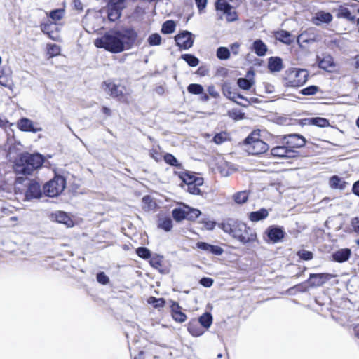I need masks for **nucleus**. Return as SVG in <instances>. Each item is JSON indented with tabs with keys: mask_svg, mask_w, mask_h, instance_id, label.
<instances>
[{
	"mask_svg": "<svg viewBox=\"0 0 359 359\" xmlns=\"http://www.w3.org/2000/svg\"><path fill=\"white\" fill-rule=\"evenodd\" d=\"M137 33L133 29L111 31L95 41L97 48H104L114 53H118L130 49L134 44Z\"/></svg>",
	"mask_w": 359,
	"mask_h": 359,
	"instance_id": "nucleus-1",
	"label": "nucleus"
},
{
	"mask_svg": "<svg viewBox=\"0 0 359 359\" xmlns=\"http://www.w3.org/2000/svg\"><path fill=\"white\" fill-rule=\"evenodd\" d=\"M219 226L225 233L242 244L245 245L257 240L255 231L241 221L229 219Z\"/></svg>",
	"mask_w": 359,
	"mask_h": 359,
	"instance_id": "nucleus-2",
	"label": "nucleus"
},
{
	"mask_svg": "<svg viewBox=\"0 0 359 359\" xmlns=\"http://www.w3.org/2000/svg\"><path fill=\"white\" fill-rule=\"evenodd\" d=\"M43 162V156L40 154L23 153L16 160L14 169L18 174L30 175L41 168Z\"/></svg>",
	"mask_w": 359,
	"mask_h": 359,
	"instance_id": "nucleus-3",
	"label": "nucleus"
},
{
	"mask_svg": "<svg viewBox=\"0 0 359 359\" xmlns=\"http://www.w3.org/2000/svg\"><path fill=\"white\" fill-rule=\"evenodd\" d=\"M15 192L17 194L24 193L25 201L40 198L42 196L40 184L37 182L22 177L16 179Z\"/></svg>",
	"mask_w": 359,
	"mask_h": 359,
	"instance_id": "nucleus-4",
	"label": "nucleus"
},
{
	"mask_svg": "<svg viewBox=\"0 0 359 359\" xmlns=\"http://www.w3.org/2000/svg\"><path fill=\"white\" fill-rule=\"evenodd\" d=\"M245 150L251 155H259L269 149V145L260 140L259 131L252 132L244 140Z\"/></svg>",
	"mask_w": 359,
	"mask_h": 359,
	"instance_id": "nucleus-5",
	"label": "nucleus"
},
{
	"mask_svg": "<svg viewBox=\"0 0 359 359\" xmlns=\"http://www.w3.org/2000/svg\"><path fill=\"white\" fill-rule=\"evenodd\" d=\"M309 76V73L304 69H292L285 79L287 86L298 87L304 85Z\"/></svg>",
	"mask_w": 359,
	"mask_h": 359,
	"instance_id": "nucleus-6",
	"label": "nucleus"
},
{
	"mask_svg": "<svg viewBox=\"0 0 359 359\" xmlns=\"http://www.w3.org/2000/svg\"><path fill=\"white\" fill-rule=\"evenodd\" d=\"M65 184L63 177L56 176L44 185V192L49 197L57 196L64 190Z\"/></svg>",
	"mask_w": 359,
	"mask_h": 359,
	"instance_id": "nucleus-7",
	"label": "nucleus"
},
{
	"mask_svg": "<svg viewBox=\"0 0 359 359\" xmlns=\"http://www.w3.org/2000/svg\"><path fill=\"white\" fill-rule=\"evenodd\" d=\"M124 1L122 0H110L108 4V18L110 21L114 22L118 20L121 14V10L124 7Z\"/></svg>",
	"mask_w": 359,
	"mask_h": 359,
	"instance_id": "nucleus-8",
	"label": "nucleus"
},
{
	"mask_svg": "<svg viewBox=\"0 0 359 359\" xmlns=\"http://www.w3.org/2000/svg\"><path fill=\"white\" fill-rule=\"evenodd\" d=\"M102 88L110 96L113 97H118L123 95L124 87L116 84L112 80L104 81L102 83Z\"/></svg>",
	"mask_w": 359,
	"mask_h": 359,
	"instance_id": "nucleus-9",
	"label": "nucleus"
},
{
	"mask_svg": "<svg viewBox=\"0 0 359 359\" xmlns=\"http://www.w3.org/2000/svg\"><path fill=\"white\" fill-rule=\"evenodd\" d=\"M177 45L184 50L192 47L194 43L193 34L189 31H184L175 37Z\"/></svg>",
	"mask_w": 359,
	"mask_h": 359,
	"instance_id": "nucleus-10",
	"label": "nucleus"
},
{
	"mask_svg": "<svg viewBox=\"0 0 359 359\" xmlns=\"http://www.w3.org/2000/svg\"><path fill=\"white\" fill-rule=\"evenodd\" d=\"M285 144L289 149L300 148L305 145L306 139L299 134H290L283 137Z\"/></svg>",
	"mask_w": 359,
	"mask_h": 359,
	"instance_id": "nucleus-11",
	"label": "nucleus"
},
{
	"mask_svg": "<svg viewBox=\"0 0 359 359\" xmlns=\"http://www.w3.org/2000/svg\"><path fill=\"white\" fill-rule=\"evenodd\" d=\"M265 233L266 234L269 240L273 243L280 242L285 235L283 227L276 225L269 226L266 229Z\"/></svg>",
	"mask_w": 359,
	"mask_h": 359,
	"instance_id": "nucleus-12",
	"label": "nucleus"
},
{
	"mask_svg": "<svg viewBox=\"0 0 359 359\" xmlns=\"http://www.w3.org/2000/svg\"><path fill=\"white\" fill-rule=\"evenodd\" d=\"M271 154L273 156L288 158L296 156L297 151L294 149H289L287 145L277 146L271 149Z\"/></svg>",
	"mask_w": 359,
	"mask_h": 359,
	"instance_id": "nucleus-13",
	"label": "nucleus"
},
{
	"mask_svg": "<svg viewBox=\"0 0 359 359\" xmlns=\"http://www.w3.org/2000/svg\"><path fill=\"white\" fill-rule=\"evenodd\" d=\"M18 127L20 130L25 132L37 133L42 130L41 127L34 124L32 120L27 118H20L18 121Z\"/></svg>",
	"mask_w": 359,
	"mask_h": 359,
	"instance_id": "nucleus-14",
	"label": "nucleus"
},
{
	"mask_svg": "<svg viewBox=\"0 0 359 359\" xmlns=\"http://www.w3.org/2000/svg\"><path fill=\"white\" fill-rule=\"evenodd\" d=\"M333 20L332 15L329 12L324 11H318L312 18L311 22L316 26H320L322 24H329Z\"/></svg>",
	"mask_w": 359,
	"mask_h": 359,
	"instance_id": "nucleus-15",
	"label": "nucleus"
},
{
	"mask_svg": "<svg viewBox=\"0 0 359 359\" xmlns=\"http://www.w3.org/2000/svg\"><path fill=\"white\" fill-rule=\"evenodd\" d=\"M333 276L330 273H311L309 276L311 286H321L330 280Z\"/></svg>",
	"mask_w": 359,
	"mask_h": 359,
	"instance_id": "nucleus-16",
	"label": "nucleus"
},
{
	"mask_svg": "<svg viewBox=\"0 0 359 359\" xmlns=\"http://www.w3.org/2000/svg\"><path fill=\"white\" fill-rule=\"evenodd\" d=\"M196 246L198 249L210 252L215 255H221L224 252L223 248L220 246L210 245L205 242H198Z\"/></svg>",
	"mask_w": 359,
	"mask_h": 359,
	"instance_id": "nucleus-17",
	"label": "nucleus"
},
{
	"mask_svg": "<svg viewBox=\"0 0 359 359\" xmlns=\"http://www.w3.org/2000/svg\"><path fill=\"white\" fill-rule=\"evenodd\" d=\"M51 217L57 222L63 224L68 227L72 226L74 224L73 221L65 212H62V211L56 212L55 213H53Z\"/></svg>",
	"mask_w": 359,
	"mask_h": 359,
	"instance_id": "nucleus-18",
	"label": "nucleus"
},
{
	"mask_svg": "<svg viewBox=\"0 0 359 359\" xmlns=\"http://www.w3.org/2000/svg\"><path fill=\"white\" fill-rule=\"evenodd\" d=\"M0 85L12 90L13 87V81L10 72H7L5 69L0 70Z\"/></svg>",
	"mask_w": 359,
	"mask_h": 359,
	"instance_id": "nucleus-19",
	"label": "nucleus"
},
{
	"mask_svg": "<svg viewBox=\"0 0 359 359\" xmlns=\"http://www.w3.org/2000/svg\"><path fill=\"white\" fill-rule=\"evenodd\" d=\"M188 331L194 337H199L204 333V330L196 319H192L189 321Z\"/></svg>",
	"mask_w": 359,
	"mask_h": 359,
	"instance_id": "nucleus-20",
	"label": "nucleus"
},
{
	"mask_svg": "<svg viewBox=\"0 0 359 359\" xmlns=\"http://www.w3.org/2000/svg\"><path fill=\"white\" fill-rule=\"evenodd\" d=\"M351 254V252L350 249L344 248L334 252L332 254V258L337 262H344L349 259Z\"/></svg>",
	"mask_w": 359,
	"mask_h": 359,
	"instance_id": "nucleus-21",
	"label": "nucleus"
},
{
	"mask_svg": "<svg viewBox=\"0 0 359 359\" xmlns=\"http://www.w3.org/2000/svg\"><path fill=\"white\" fill-rule=\"evenodd\" d=\"M269 216V211L266 208H261L257 211L251 212L248 215V218L253 222H257L266 219Z\"/></svg>",
	"mask_w": 359,
	"mask_h": 359,
	"instance_id": "nucleus-22",
	"label": "nucleus"
},
{
	"mask_svg": "<svg viewBox=\"0 0 359 359\" xmlns=\"http://www.w3.org/2000/svg\"><path fill=\"white\" fill-rule=\"evenodd\" d=\"M222 91L223 94L232 101L236 102L237 98L247 100L243 95L234 92L229 84H224L222 86Z\"/></svg>",
	"mask_w": 359,
	"mask_h": 359,
	"instance_id": "nucleus-23",
	"label": "nucleus"
},
{
	"mask_svg": "<svg viewBox=\"0 0 359 359\" xmlns=\"http://www.w3.org/2000/svg\"><path fill=\"white\" fill-rule=\"evenodd\" d=\"M318 67L320 69L328 71L330 68L334 67V60L330 55H325L323 58L317 57Z\"/></svg>",
	"mask_w": 359,
	"mask_h": 359,
	"instance_id": "nucleus-24",
	"label": "nucleus"
},
{
	"mask_svg": "<svg viewBox=\"0 0 359 359\" xmlns=\"http://www.w3.org/2000/svg\"><path fill=\"white\" fill-rule=\"evenodd\" d=\"M252 48L256 55L260 57L265 55L267 52V46L261 39L254 41Z\"/></svg>",
	"mask_w": 359,
	"mask_h": 359,
	"instance_id": "nucleus-25",
	"label": "nucleus"
},
{
	"mask_svg": "<svg viewBox=\"0 0 359 359\" xmlns=\"http://www.w3.org/2000/svg\"><path fill=\"white\" fill-rule=\"evenodd\" d=\"M268 67L271 72H280L283 69V61L278 57H271L269 60Z\"/></svg>",
	"mask_w": 359,
	"mask_h": 359,
	"instance_id": "nucleus-26",
	"label": "nucleus"
},
{
	"mask_svg": "<svg viewBox=\"0 0 359 359\" xmlns=\"http://www.w3.org/2000/svg\"><path fill=\"white\" fill-rule=\"evenodd\" d=\"M158 227L165 231H170L172 229V221L170 217H159L158 221Z\"/></svg>",
	"mask_w": 359,
	"mask_h": 359,
	"instance_id": "nucleus-27",
	"label": "nucleus"
},
{
	"mask_svg": "<svg viewBox=\"0 0 359 359\" xmlns=\"http://www.w3.org/2000/svg\"><path fill=\"white\" fill-rule=\"evenodd\" d=\"M276 38L280 41L287 45L291 44L294 41V36H292L289 32L285 30H281L280 32H278L276 34Z\"/></svg>",
	"mask_w": 359,
	"mask_h": 359,
	"instance_id": "nucleus-28",
	"label": "nucleus"
},
{
	"mask_svg": "<svg viewBox=\"0 0 359 359\" xmlns=\"http://www.w3.org/2000/svg\"><path fill=\"white\" fill-rule=\"evenodd\" d=\"M197 320L203 327L208 329L212 323V316L210 313L205 312Z\"/></svg>",
	"mask_w": 359,
	"mask_h": 359,
	"instance_id": "nucleus-29",
	"label": "nucleus"
},
{
	"mask_svg": "<svg viewBox=\"0 0 359 359\" xmlns=\"http://www.w3.org/2000/svg\"><path fill=\"white\" fill-rule=\"evenodd\" d=\"M203 184V179H197L194 184H187V191L194 195L201 194V190L199 186Z\"/></svg>",
	"mask_w": 359,
	"mask_h": 359,
	"instance_id": "nucleus-30",
	"label": "nucleus"
},
{
	"mask_svg": "<svg viewBox=\"0 0 359 359\" xmlns=\"http://www.w3.org/2000/svg\"><path fill=\"white\" fill-rule=\"evenodd\" d=\"M172 217L177 222H180L182 219L189 217V212L187 210V207L183 208H175L172 210Z\"/></svg>",
	"mask_w": 359,
	"mask_h": 359,
	"instance_id": "nucleus-31",
	"label": "nucleus"
},
{
	"mask_svg": "<svg viewBox=\"0 0 359 359\" xmlns=\"http://www.w3.org/2000/svg\"><path fill=\"white\" fill-rule=\"evenodd\" d=\"M346 182L337 175L332 176L330 180V186L333 189H344Z\"/></svg>",
	"mask_w": 359,
	"mask_h": 359,
	"instance_id": "nucleus-32",
	"label": "nucleus"
},
{
	"mask_svg": "<svg viewBox=\"0 0 359 359\" xmlns=\"http://www.w3.org/2000/svg\"><path fill=\"white\" fill-rule=\"evenodd\" d=\"M337 17L344 18L350 21H353L355 20V16L351 14L350 10L348 8L344 6L339 7Z\"/></svg>",
	"mask_w": 359,
	"mask_h": 359,
	"instance_id": "nucleus-33",
	"label": "nucleus"
},
{
	"mask_svg": "<svg viewBox=\"0 0 359 359\" xmlns=\"http://www.w3.org/2000/svg\"><path fill=\"white\" fill-rule=\"evenodd\" d=\"M249 197V194L246 191H238L233 196V199L237 204L245 203Z\"/></svg>",
	"mask_w": 359,
	"mask_h": 359,
	"instance_id": "nucleus-34",
	"label": "nucleus"
},
{
	"mask_svg": "<svg viewBox=\"0 0 359 359\" xmlns=\"http://www.w3.org/2000/svg\"><path fill=\"white\" fill-rule=\"evenodd\" d=\"M237 84L240 88L247 90L252 86L254 81L251 79L239 78L237 81Z\"/></svg>",
	"mask_w": 359,
	"mask_h": 359,
	"instance_id": "nucleus-35",
	"label": "nucleus"
},
{
	"mask_svg": "<svg viewBox=\"0 0 359 359\" xmlns=\"http://www.w3.org/2000/svg\"><path fill=\"white\" fill-rule=\"evenodd\" d=\"M181 58L191 67H196L199 63V60L191 54H183Z\"/></svg>",
	"mask_w": 359,
	"mask_h": 359,
	"instance_id": "nucleus-36",
	"label": "nucleus"
},
{
	"mask_svg": "<svg viewBox=\"0 0 359 359\" xmlns=\"http://www.w3.org/2000/svg\"><path fill=\"white\" fill-rule=\"evenodd\" d=\"M216 55L219 60H228L230 57V50L226 47H219L217 50Z\"/></svg>",
	"mask_w": 359,
	"mask_h": 359,
	"instance_id": "nucleus-37",
	"label": "nucleus"
},
{
	"mask_svg": "<svg viewBox=\"0 0 359 359\" xmlns=\"http://www.w3.org/2000/svg\"><path fill=\"white\" fill-rule=\"evenodd\" d=\"M309 123L318 127L324 128L329 126V121L325 118L316 117L310 118Z\"/></svg>",
	"mask_w": 359,
	"mask_h": 359,
	"instance_id": "nucleus-38",
	"label": "nucleus"
},
{
	"mask_svg": "<svg viewBox=\"0 0 359 359\" xmlns=\"http://www.w3.org/2000/svg\"><path fill=\"white\" fill-rule=\"evenodd\" d=\"M217 11H222L223 13H226L229 8H233L226 0H218L215 4Z\"/></svg>",
	"mask_w": 359,
	"mask_h": 359,
	"instance_id": "nucleus-39",
	"label": "nucleus"
},
{
	"mask_svg": "<svg viewBox=\"0 0 359 359\" xmlns=\"http://www.w3.org/2000/svg\"><path fill=\"white\" fill-rule=\"evenodd\" d=\"M175 29V23L172 20L165 21L162 26L161 32L163 34H171Z\"/></svg>",
	"mask_w": 359,
	"mask_h": 359,
	"instance_id": "nucleus-40",
	"label": "nucleus"
},
{
	"mask_svg": "<svg viewBox=\"0 0 359 359\" xmlns=\"http://www.w3.org/2000/svg\"><path fill=\"white\" fill-rule=\"evenodd\" d=\"M187 91L191 94L200 95L203 93L204 88L201 84L191 83L188 86Z\"/></svg>",
	"mask_w": 359,
	"mask_h": 359,
	"instance_id": "nucleus-41",
	"label": "nucleus"
},
{
	"mask_svg": "<svg viewBox=\"0 0 359 359\" xmlns=\"http://www.w3.org/2000/svg\"><path fill=\"white\" fill-rule=\"evenodd\" d=\"M180 177L186 184H194L197 179H203L189 172L182 173Z\"/></svg>",
	"mask_w": 359,
	"mask_h": 359,
	"instance_id": "nucleus-42",
	"label": "nucleus"
},
{
	"mask_svg": "<svg viewBox=\"0 0 359 359\" xmlns=\"http://www.w3.org/2000/svg\"><path fill=\"white\" fill-rule=\"evenodd\" d=\"M164 161L166 163L177 167L178 168H181V164L178 162L177 159L171 154H166L164 156Z\"/></svg>",
	"mask_w": 359,
	"mask_h": 359,
	"instance_id": "nucleus-43",
	"label": "nucleus"
},
{
	"mask_svg": "<svg viewBox=\"0 0 359 359\" xmlns=\"http://www.w3.org/2000/svg\"><path fill=\"white\" fill-rule=\"evenodd\" d=\"M142 203L144 205V209L147 210H150L153 209L156 205L155 202L153 201L152 198L149 195L144 196L143 197Z\"/></svg>",
	"mask_w": 359,
	"mask_h": 359,
	"instance_id": "nucleus-44",
	"label": "nucleus"
},
{
	"mask_svg": "<svg viewBox=\"0 0 359 359\" xmlns=\"http://www.w3.org/2000/svg\"><path fill=\"white\" fill-rule=\"evenodd\" d=\"M319 90V88L316 86H309L300 90V93L303 95H313L316 94Z\"/></svg>",
	"mask_w": 359,
	"mask_h": 359,
	"instance_id": "nucleus-45",
	"label": "nucleus"
},
{
	"mask_svg": "<svg viewBox=\"0 0 359 359\" xmlns=\"http://www.w3.org/2000/svg\"><path fill=\"white\" fill-rule=\"evenodd\" d=\"M64 10L59 8V9H55L53 11H51L49 13V17L53 20V21H57L61 20L64 16Z\"/></svg>",
	"mask_w": 359,
	"mask_h": 359,
	"instance_id": "nucleus-46",
	"label": "nucleus"
},
{
	"mask_svg": "<svg viewBox=\"0 0 359 359\" xmlns=\"http://www.w3.org/2000/svg\"><path fill=\"white\" fill-rule=\"evenodd\" d=\"M148 303L153 305L154 308L163 307L165 304V300L163 298H156L151 297L148 299Z\"/></svg>",
	"mask_w": 359,
	"mask_h": 359,
	"instance_id": "nucleus-47",
	"label": "nucleus"
},
{
	"mask_svg": "<svg viewBox=\"0 0 359 359\" xmlns=\"http://www.w3.org/2000/svg\"><path fill=\"white\" fill-rule=\"evenodd\" d=\"M147 41L150 46H158L161 43V36L157 33L152 34L149 36Z\"/></svg>",
	"mask_w": 359,
	"mask_h": 359,
	"instance_id": "nucleus-48",
	"label": "nucleus"
},
{
	"mask_svg": "<svg viewBox=\"0 0 359 359\" xmlns=\"http://www.w3.org/2000/svg\"><path fill=\"white\" fill-rule=\"evenodd\" d=\"M136 253L140 257L143 259H148L151 256L150 250L145 247L137 248Z\"/></svg>",
	"mask_w": 359,
	"mask_h": 359,
	"instance_id": "nucleus-49",
	"label": "nucleus"
},
{
	"mask_svg": "<svg viewBox=\"0 0 359 359\" xmlns=\"http://www.w3.org/2000/svg\"><path fill=\"white\" fill-rule=\"evenodd\" d=\"M224 14L226 15V19L229 22H234L238 20L237 13L232 8H229L227 12Z\"/></svg>",
	"mask_w": 359,
	"mask_h": 359,
	"instance_id": "nucleus-50",
	"label": "nucleus"
},
{
	"mask_svg": "<svg viewBox=\"0 0 359 359\" xmlns=\"http://www.w3.org/2000/svg\"><path fill=\"white\" fill-rule=\"evenodd\" d=\"M297 255L302 259L306 261L311 260L313 259V253L310 251L305 250H299Z\"/></svg>",
	"mask_w": 359,
	"mask_h": 359,
	"instance_id": "nucleus-51",
	"label": "nucleus"
},
{
	"mask_svg": "<svg viewBox=\"0 0 359 359\" xmlns=\"http://www.w3.org/2000/svg\"><path fill=\"white\" fill-rule=\"evenodd\" d=\"M228 135L226 133H219L215 135L213 141L217 144H220L227 140Z\"/></svg>",
	"mask_w": 359,
	"mask_h": 359,
	"instance_id": "nucleus-52",
	"label": "nucleus"
},
{
	"mask_svg": "<svg viewBox=\"0 0 359 359\" xmlns=\"http://www.w3.org/2000/svg\"><path fill=\"white\" fill-rule=\"evenodd\" d=\"M60 47L56 44L50 45L48 48V53L50 57H53L60 54Z\"/></svg>",
	"mask_w": 359,
	"mask_h": 359,
	"instance_id": "nucleus-53",
	"label": "nucleus"
},
{
	"mask_svg": "<svg viewBox=\"0 0 359 359\" xmlns=\"http://www.w3.org/2000/svg\"><path fill=\"white\" fill-rule=\"evenodd\" d=\"M96 278L97 282L102 285H107L109 282V277L104 272L98 273Z\"/></svg>",
	"mask_w": 359,
	"mask_h": 359,
	"instance_id": "nucleus-54",
	"label": "nucleus"
},
{
	"mask_svg": "<svg viewBox=\"0 0 359 359\" xmlns=\"http://www.w3.org/2000/svg\"><path fill=\"white\" fill-rule=\"evenodd\" d=\"M172 316L175 321L179 323H183L187 319V316L182 311L175 312Z\"/></svg>",
	"mask_w": 359,
	"mask_h": 359,
	"instance_id": "nucleus-55",
	"label": "nucleus"
},
{
	"mask_svg": "<svg viewBox=\"0 0 359 359\" xmlns=\"http://www.w3.org/2000/svg\"><path fill=\"white\" fill-rule=\"evenodd\" d=\"M187 210L189 212V217H187V219H196L201 214V212L198 209L189 208V207H187Z\"/></svg>",
	"mask_w": 359,
	"mask_h": 359,
	"instance_id": "nucleus-56",
	"label": "nucleus"
},
{
	"mask_svg": "<svg viewBox=\"0 0 359 359\" xmlns=\"http://www.w3.org/2000/svg\"><path fill=\"white\" fill-rule=\"evenodd\" d=\"M149 263L153 268L158 270L162 266L161 260L159 257H152L150 259Z\"/></svg>",
	"mask_w": 359,
	"mask_h": 359,
	"instance_id": "nucleus-57",
	"label": "nucleus"
},
{
	"mask_svg": "<svg viewBox=\"0 0 359 359\" xmlns=\"http://www.w3.org/2000/svg\"><path fill=\"white\" fill-rule=\"evenodd\" d=\"M149 156L156 161H159L161 159V154L157 149H152L149 151Z\"/></svg>",
	"mask_w": 359,
	"mask_h": 359,
	"instance_id": "nucleus-58",
	"label": "nucleus"
},
{
	"mask_svg": "<svg viewBox=\"0 0 359 359\" xmlns=\"http://www.w3.org/2000/svg\"><path fill=\"white\" fill-rule=\"evenodd\" d=\"M199 283L205 287H210L212 285L214 280L210 278L204 277L200 280Z\"/></svg>",
	"mask_w": 359,
	"mask_h": 359,
	"instance_id": "nucleus-59",
	"label": "nucleus"
},
{
	"mask_svg": "<svg viewBox=\"0 0 359 359\" xmlns=\"http://www.w3.org/2000/svg\"><path fill=\"white\" fill-rule=\"evenodd\" d=\"M208 0H195L196 4L201 12L205 8Z\"/></svg>",
	"mask_w": 359,
	"mask_h": 359,
	"instance_id": "nucleus-60",
	"label": "nucleus"
},
{
	"mask_svg": "<svg viewBox=\"0 0 359 359\" xmlns=\"http://www.w3.org/2000/svg\"><path fill=\"white\" fill-rule=\"evenodd\" d=\"M208 92L209 95L214 98H217L219 97V93L216 90L213 86H208Z\"/></svg>",
	"mask_w": 359,
	"mask_h": 359,
	"instance_id": "nucleus-61",
	"label": "nucleus"
},
{
	"mask_svg": "<svg viewBox=\"0 0 359 359\" xmlns=\"http://www.w3.org/2000/svg\"><path fill=\"white\" fill-rule=\"evenodd\" d=\"M351 225L354 231L359 233V217H355L352 219Z\"/></svg>",
	"mask_w": 359,
	"mask_h": 359,
	"instance_id": "nucleus-62",
	"label": "nucleus"
},
{
	"mask_svg": "<svg viewBox=\"0 0 359 359\" xmlns=\"http://www.w3.org/2000/svg\"><path fill=\"white\" fill-rule=\"evenodd\" d=\"M170 308H171L172 315L173 313H175V312L181 311V307L180 306L179 304L175 302H171Z\"/></svg>",
	"mask_w": 359,
	"mask_h": 359,
	"instance_id": "nucleus-63",
	"label": "nucleus"
},
{
	"mask_svg": "<svg viewBox=\"0 0 359 359\" xmlns=\"http://www.w3.org/2000/svg\"><path fill=\"white\" fill-rule=\"evenodd\" d=\"M51 27H52V24H49V23H43V24L41 25V31L43 33H46V34H48L50 32V29Z\"/></svg>",
	"mask_w": 359,
	"mask_h": 359,
	"instance_id": "nucleus-64",
	"label": "nucleus"
}]
</instances>
